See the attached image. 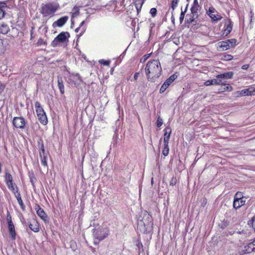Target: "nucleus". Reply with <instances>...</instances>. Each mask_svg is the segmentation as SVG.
Segmentation results:
<instances>
[{
	"mask_svg": "<svg viewBox=\"0 0 255 255\" xmlns=\"http://www.w3.org/2000/svg\"><path fill=\"white\" fill-rule=\"evenodd\" d=\"M145 72L147 80L152 82H155L161 74L160 62L157 60L148 61L145 67Z\"/></svg>",
	"mask_w": 255,
	"mask_h": 255,
	"instance_id": "nucleus-1",
	"label": "nucleus"
},
{
	"mask_svg": "<svg viewBox=\"0 0 255 255\" xmlns=\"http://www.w3.org/2000/svg\"><path fill=\"white\" fill-rule=\"evenodd\" d=\"M153 225L152 216L145 211L142 212L137 221V230L141 233L147 234L152 231Z\"/></svg>",
	"mask_w": 255,
	"mask_h": 255,
	"instance_id": "nucleus-2",
	"label": "nucleus"
},
{
	"mask_svg": "<svg viewBox=\"0 0 255 255\" xmlns=\"http://www.w3.org/2000/svg\"><path fill=\"white\" fill-rule=\"evenodd\" d=\"M93 234L94 238V243L95 245H98L101 241L108 237L110 230L106 225L103 224L97 229H93Z\"/></svg>",
	"mask_w": 255,
	"mask_h": 255,
	"instance_id": "nucleus-3",
	"label": "nucleus"
},
{
	"mask_svg": "<svg viewBox=\"0 0 255 255\" xmlns=\"http://www.w3.org/2000/svg\"><path fill=\"white\" fill-rule=\"evenodd\" d=\"M69 37V32L63 31L54 39L51 42V45L53 47L60 46L63 43H67Z\"/></svg>",
	"mask_w": 255,
	"mask_h": 255,
	"instance_id": "nucleus-4",
	"label": "nucleus"
},
{
	"mask_svg": "<svg viewBox=\"0 0 255 255\" xmlns=\"http://www.w3.org/2000/svg\"><path fill=\"white\" fill-rule=\"evenodd\" d=\"M36 113L39 122L43 125H46L48 123L47 118L45 112L40 104L38 102L35 103Z\"/></svg>",
	"mask_w": 255,
	"mask_h": 255,
	"instance_id": "nucleus-5",
	"label": "nucleus"
},
{
	"mask_svg": "<svg viewBox=\"0 0 255 255\" xmlns=\"http://www.w3.org/2000/svg\"><path fill=\"white\" fill-rule=\"evenodd\" d=\"M25 23L23 21L18 20L11 26V35L13 37H16L19 33L22 34L24 30Z\"/></svg>",
	"mask_w": 255,
	"mask_h": 255,
	"instance_id": "nucleus-6",
	"label": "nucleus"
},
{
	"mask_svg": "<svg viewBox=\"0 0 255 255\" xmlns=\"http://www.w3.org/2000/svg\"><path fill=\"white\" fill-rule=\"evenodd\" d=\"M224 24V27L221 30L222 36H226L228 35L233 29V23L230 19H225L221 24Z\"/></svg>",
	"mask_w": 255,
	"mask_h": 255,
	"instance_id": "nucleus-7",
	"label": "nucleus"
},
{
	"mask_svg": "<svg viewBox=\"0 0 255 255\" xmlns=\"http://www.w3.org/2000/svg\"><path fill=\"white\" fill-rule=\"evenodd\" d=\"M57 10L56 7L51 4H46L42 7L41 13L44 16H47L54 13Z\"/></svg>",
	"mask_w": 255,
	"mask_h": 255,
	"instance_id": "nucleus-8",
	"label": "nucleus"
},
{
	"mask_svg": "<svg viewBox=\"0 0 255 255\" xmlns=\"http://www.w3.org/2000/svg\"><path fill=\"white\" fill-rule=\"evenodd\" d=\"M26 122L23 117H14L12 125L16 128L23 129L25 128Z\"/></svg>",
	"mask_w": 255,
	"mask_h": 255,
	"instance_id": "nucleus-9",
	"label": "nucleus"
},
{
	"mask_svg": "<svg viewBox=\"0 0 255 255\" xmlns=\"http://www.w3.org/2000/svg\"><path fill=\"white\" fill-rule=\"evenodd\" d=\"M177 76L175 74H173L170 76L162 85L160 89V93H163L168 88V87L171 85V84L176 79Z\"/></svg>",
	"mask_w": 255,
	"mask_h": 255,
	"instance_id": "nucleus-10",
	"label": "nucleus"
},
{
	"mask_svg": "<svg viewBox=\"0 0 255 255\" xmlns=\"http://www.w3.org/2000/svg\"><path fill=\"white\" fill-rule=\"evenodd\" d=\"M9 216V214L7 215V222H8V228L9 234L11 236V238L12 240H15L16 237V233L15 231L14 226L11 221V217L9 216L8 218V216Z\"/></svg>",
	"mask_w": 255,
	"mask_h": 255,
	"instance_id": "nucleus-11",
	"label": "nucleus"
},
{
	"mask_svg": "<svg viewBox=\"0 0 255 255\" xmlns=\"http://www.w3.org/2000/svg\"><path fill=\"white\" fill-rule=\"evenodd\" d=\"M201 8V7L199 3L198 0H194L190 8L191 14H194V16H199L198 12Z\"/></svg>",
	"mask_w": 255,
	"mask_h": 255,
	"instance_id": "nucleus-12",
	"label": "nucleus"
},
{
	"mask_svg": "<svg viewBox=\"0 0 255 255\" xmlns=\"http://www.w3.org/2000/svg\"><path fill=\"white\" fill-rule=\"evenodd\" d=\"M242 96H253L255 95V88L251 87L240 91Z\"/></svg>",
	"mask_w": 255,
	"mask_h": 255,
	"instance_id": "nucleus-13",
	"label": "nucleus"
},
{
	"mask_svg": "<svg viewBox=\"0 0 255 255\" xmlns=\"http://www.w3.org/2000/svg\"><path fill=\"white\" fill-rule=\"evenodd\" d=\"M255 250V240L244 247L243 250V254H249Z\"/></svg>",
	"mask_w": 255,
	"mask_h": 255,
	"instance_id": "nucleus-14",
	"label": "nucleus"
},
{
	"mask_svg": "<svg viewBox=\"0 0 255 255\" xmlns=\"http://www.w3.org/2000/svg\"><path fill=\"white\" fill-rule=\"evenodd\" d=\"M28 226L30 230L35 233H37L39 231V224L34 219L28 222Z\"/></svg>",
	"mask_w": 255,
	"mask_h": 255,
	"instance_id": "nucleus-15",
	"label": "nucleus"
},
{
	"mask_svg": "<svg viewBox=\"0 0 255 255\" xmlns=\"http://www.w3.org/2000/svg\"><path fill=\"white\" fill-rule=\"evenodd\" d=\"M35 209L38 216L42 220H45L47 217L43 209L38 205L35 206Z\"/></svg>",
	"mask_w": 255,
	"mask_h": 255,
	"instance_id": "nucleus-16",
	"label": "nucleus"
},
{
	"mask_svg": "<svg viewBox=\"0 0 255 255\" xmlns=\"http://www.w3.org/2000/svg\"><path fill=\"white\" fill-rule=\"evenodd\" d=\"M68 19V17L67 16H65L63 17H61L59 19H58L57 21H55L53 25V26H57L58 27H61L63 26L66 22L67 21Z\"/></svg>",
	"mask_w": 255,
	"mask_h": 255,
	"instance_id": "nucleus-17",
	"label": "nucleus"
},
{
	"mask_svg": "<svg viewBox=\"0 0 255 255\" xmlns=\"http://www.w3.org/2000/svg\"><path fill=\"white\" fill-rule=\"evenodd\" d=\"M233 72H228L217 75V78H220L222 81L223 79H230L233 78Z\"/></svg>",
	"mask_w": 255,
	"mask_h": 255,
	"instance_id": "nucleus-18",
	"label": "nucleus"
},
{
	"mask_svg": "<svg viewBox=\"0 0 255 255\" xmlns=\"http://www.w3.org/2000/svg\"><path fill=\"white\" fill-rule=\"evenodd\" d=\"M209 17L211 18V21L213 23L217 22L218 21L221 20L223 17L219 14L218 12L214 13L211 15L210 14Z\"/></svg>",
	"mask_w": 255,
	"mask_h": 255,
	"instance_id": "nucleus-19",
	"label": "nucleus"
},
{
	"mask_svg": "<svg viewBox=\"0 0 255 255\" xmlns=\"http://www.w3.org/2000/svg\"><path fill=\"white\" fill-rule=\"evenodd\" d=\"M171 133V129L170 127H166L164 129V142H169L170 135Z\"/></svg>",
	"mask_w": 255,
	"mask_h": 255,
	"instance_id": "nucleus-20",
	"label": "nucleus"
},
{
	"mask_svg": "<svg viewBox=\"0 0 255 255\" xmlns=\"http://www.w3.org/2000/svg\"><path fill=\"white\" fill-rule=\"evenodd\" d=\"M219 47L222 50L225 51L231 48L230 43L227 41H222L218 43Z\"/></svg>",
	"mask_w": 255,
	"mask_h": 255,
	"instance_id": "nucleus-21",
	"label": "nucleus"
},
{
	"mask_svg": "<svg viewBox=\"0 0 255 255\" xmlns=\"http://www.w3.org/2000/svg\"><path fill=\"white\" fill-rule=\"evenodd\" d=\"M8 188L15 195L16 193H19L18 189L17 186L15 185L13 182L11 183H9L8 184H6Z\"/></svg>",
	"mask_w": 255,
	"mask_h": 255,
	"instance_id": "nucleus-22",
	"label": "nucleus"
},
{
	"mask_svg": "<svg viewBox=\"0 0 255 255\" xmlns=\"http://www.w3.org/2000/svg\"><path fill=\"white\" fill-rule=\"evenodd\" d=\"M245 202L246 201L244 199H241L240 200L234 201L233 207L236 209H239L245 204Z\"/></svg>",
	"mask_w": 255,
	"mask_h": 255,
	"instance_id": "nucleus-23",
	"label": "nucleus"
},
{
	"mask_svg": "<svg viewBox=\"0 0 255 255\" xmlns=\"http://www.w3.org/2000/svg\"><path fill=\"white\" fill-rule=\"evenodd\" d=\"M10 29L7 24L5 23L0 24V33L2 34H7L9 31Z\"/></svg>",
	"mask_w": 255,
	"mask_h": 255,
	"instance_id": "nucleus-24",
	"label": "nucleus"
},
{
	"mask_svg": "<svg viewBox=\"0 0 255 255\" xmlns=\"http://www.w3.org/2000/svg\"><path fill=\"white\" fill-rule=\"evenodd\" d=\"M4 181L6 184L13 182L12 176L7 170L5 171Z\"/></svg>",
	"mask_w": 255,
	"mask_h": 255,
	"instance_id": "nucleus-25",
	"label": "nucleus"
},
{
	"mask_svg": "<svg viewBox=\"0 0 255 255\" xmlns=\"http://www.w3.org/2000/svg\"><path fill=\"white\" fill-rule=\"evenodd\" d=\"M40 161L41 162L42 165L44 167H47V155L46 153L45 154H39Z\"/></svg>",
	"mask_w": 255,
	"mask_h": 255,
	"instance_id": "nucleus-26",
	"label": "nucleus"
},
{
	"mask_svg": "<svg viewBox=\"0 0 255 255\" xmlns=\"http://www.w3.org/2000/svg\"><path fill=\"white\" fill-rule=\"evenodd\" d=\"M14 195L17 200V202H18L20 208H21V209L22 210H24V208H25V206L24 205V203H23L20 193L19 192L18 193H16Z\"/></svg>",
	"mask_w": 255,
	"mask_h": 255,
	"instance_id": "nucleus-27",
	"label": "nucleus"
},
{
	"mask_svg": "<svg viewBox=\"0 0 255 255\" xmlns=\"http://www.w3.org/2000/svg\"><path fill=\"white\" fill-rule=\"evenodd\" d=\"M58 86L60 92L61 94H64V86L63 84V81L61 77L58 78Z\"/></svg>",
	"mask_w": 255,
	"mask_h": 255,
	"instance_id": "nucleus-28",
	"label": "nucleus"
},
{
	"mask_svg": "<svg viewBox=\"0 0 255 255\" xmlns=\"http://www.w3.org/2000/svg\"><path fill=\"white\" fill-rule=\"evenodd\" d=\"M169 142H164V148L162 150V154L165 156H167L169 153V148L168 146Z\"/></svg>",
	"mask_w": 255,
	"mask_h": 255,
	"instance_id": "nucleus-29",
	"label": "nucleus"
},
{
	"mask_svg": "<svg viewBox=\"0 0 255 255\" xmlns=\"http://www.w3.org/2000/svg\"><path fill=\"white\" fill-rule=\"evenodd\" d=\"M218 11L216 10V9L213 6V5H211L208 10H206V14L209 16L211 15L212 14L214 13H216Z\"/></svg>",
	"mask_w": 255,
	"mask_h": 255,
	"instance_id": "nucleus-30",
	"label": "nucleus"
},
{
	"mask_svg": "<svg viewBox=\"0 0 255 255\" xmlns=\"http://www.w3.org/2000/svg\"><path fill=\"white\" fill-rule=\"evenodd\" d=\"M79 13V8L77 6H75L72 11V17L74 18L76 17Z\"/></svg>",
	"mask_w": 255,
	"mask_h": 255,
	"instance_id": "nucleus-31",
	"label": "nucleus"
},
{
	"mask_svg": "<svg viewBox=\"0 0 255 255\" xmlns=\"http://www.w3.org/2000/svg\"><path fill=\"white\" fill-rule=\"evenodd\" d=\"M29 176L30 182L32 183V185H33V186H34V183L36 180V178L35 177V176L33 172L29 173Z\"/></svg>",
	"mask_w": 255,
	"mask_h": 255,
	"instance_id": "nucleus-32",
	"label": "nucleus"
},
{
	"mask_svg": "<svg viewBox=\"0 0 255 255\" xmlns=\"http://www.w3.org/2000/svg\"><path fill=\"white\" fill-rule=\"evenodd\" d=\"M187 7H188V4L187 5V6L185 8V10L184 11L182 10L181 11V12L180 13V15L179 17V20H180V23H182L184 20L185 14L187 11Z\"/></svg>",
	"mask_w": 255,
	"mask_h": 255,
	"instance_id": "nucleus-33",
	"label": "nucleus"
},
{
	"mask_svg": "<svg viewBox=\"0 0 255 255\" xmlns=\"http://www.w3.org/2000/svg\"><path fill=\"white\" fill-rule=\"evenodd\" d=\"M229 225V222L227 220H223L221 223L219 225L221 228L224 229L227 228Z\"/></svg>",
	"mask_w": 255,
	"mask_h": 255,
	"instance_id": "nucleus-34",
	"label": "nucleus"
},
{
	"mask_svg": "<svg viewBox=\"0 0 255 255\" xmlns=\"http://www.w3.org/2000/svg\"><path fill=\"white\" fill-rule=\"evenodd\" d=\"M38 146H39V148L40 149L39 154H40V153L45 154L46 153H45V149H44V144L42 143V142H41V143H40V142H38Z\"/></svg>",
	"mask_w": 255,
	"mask_h": 255,
	"instance_id": "nucleus-35",
	"label": "nucleus"
},
{
	"mask_svg": "<svg viewBox=\"0 0 255 255\" xmlns=\"http://www.w3.org/2000/svg\"><path fill=\"white\" fill-rule=\"evenodd\" d=\"M212 82L213 83V85H223V81L220 80V78H216L215 79L212 80Z\"/></svg>",
	"mask_w": 255,
	"mask_h": 255,
	"instance_id": "nucleus-36",
	"label": "nucleus"
},
{
	"mask_svg": "<svg viewBox=\"0 0 255 255\" xmlns=\"http://www.w3.org/2000/svg\"><path fill=\"white\" fill-rule=\"evenodd\" d=\"M228 43H230V45L231 46V48L232 47H234L236 45L237 43V40L236 39H229L227 40Z\"/></svg>",
	"mask_w": 255,
	"mask_h": 255,
	"instance_id": "nucleus-37",
	"label": "nucleus"
},
{
	"mask_svg": "<svg viewBox=\"0 0 255 255\" xmlns=\"http://www.w3.org/2000/svg\"><path fill=\"white\" fill-rule=\"evenodd\" d=\"M99 63L101 64L105 65V66H109L110 63V60H105L104 59H100L99 61Z\"/></svg>",
	"mask_w": 255,
	"mask_h": 255,
	"instance_id": "nucleus-38",
	"label": "nucleus"
},
{
	"mask_svg": "<svg viewBox=\"0 0 255 255\" xmlns=\"http://www.w3.org/2000/svg\"><path fill=\"white\" fill-rule=\"evenodd\" d=\"M241 199H244L243 197L242 193L241 192H237L234 197V201L236 200H240Z\"/></svg>",
	"mask_w": 255,
	"mask_h": 255,
	"instance_id": "nucleus-39",
	"label": "nucleus"
},
{
	"mask_svg": "<svg viewBox=\"0 0 255 255\" xmlns=\"http://www.w3.org/2000/svg\"><path fill=\"white\" fill-rule=\"evenodd\" d=\"M179 0H173L171 3V7L173 9V10H174V9L177 7L178 5Z\"/></svg>",
	"mask_w": 255,
	"mask_h": 255,
	"instance_id": "nucleus-40",
	"label": "nucleus"
},
{
	"mask_svg": "<svg viewBox=\"0 0 255 255\" xmlns=\"http://www.w3.org/2000/svg\"><path fill=\"white\" fill-rule=\"evenodd\" d=\"M157 13V10L155 8H151L150 10V13L152 17H154L156 16Z\"/></svg>",
	"mask_w": 255,
	"mask_h": 255,
	"instance_id": "nucleus-41",
	"label": "nucleus"
},
{
	"mask_svg": "<svg viewBox=\"0 0 255 255\" xmlns=\"http://www.w3.org/2000/svg\"><path fill=\"white\" fill-rule=\"evenodd\" d=\"M106 6H107V9L109 11H114L116 9V5L114 3H112L110 6L108 4Z\"/></svg>",
	"mask_w": 255,
	"mask_h": 255,
	"instance_id": "nucleus-42",
	"label": "nucleus"
},
{
	"mask_svg": "<svg viewBox=\"0 0 255 255\" xmlns=\"http://www.w3.org/2000/svg\"><path fill=\"white\" fill-rule=\"evenodd\" d=\"M225 86L224 90L227 91H231L232 90L233 88L228 84H224L222 85Z\"/></svg>",
	"mask_w": 255,
	"mask_h": 255,
	"instance_id": "nucleus-43",
	"label": "nucleus"
},
{
	"mask_svg": "<svg viewBox=\"0 0 255 255\" xmlns=\"http://www.w3.org/2000/svg\"><path fill=\"white\" fill-rule=\"evenodd\" d=\"M163 124L162 119L160 117H158L157 119V127H160Z\"/></svg>",
	"mask_w": 255,
	"mask_h": 255,
	"instance_id": "nucleus-44",
	"label": "nucleus"
},
{
	"mask_svg": "<svg viewBox=\"0 0 255 255\" xmlns=\"http://www.w3.org/2000/svg\"><path fill=\"white\" fill-rule=\"evenodd\" d=\"M248 224H252L254 230L255 231V217H253L252 220L249 222Z\"/></svg>",
	"mask_w": 255,
	"mask_h": 255,
	"instance_id": "nucleus-45",
	"label": "nucleus"
},
{
	"mask_svg": "<svg viewBox=\"0 0 255 255\" xmlns=\"http://www.w3.org/2000/svg\"><path fill=\"white\" fill-rule=\"evenodd\" d=\"M198 17V16H194V14H192V16L189 19V21L190 23H194V22H195V19L197 18Z\"/></svg>",
	"mask_w": 255,
	"mask_h": 255,
	"instance_id": "nucleus-46",
	"label": "nucleus"
},
{
	"mask_svg": "<svg viewBox=\"0 0 255 255\" xmlns=\"http://www.w3.org/2000/svg\"><path fill=\"white\" fill-rule=\"evenodd\" d=\"M37 44L38 45H46V42L43 39L40 38L37 41Z\"/></svg>",
	"mask_w": 255,
	"mask_h": 255,
	"instance_id": "nucleus-47",
	"label": "nucleus"
},
{
	"mask_svg": "<svg viewBox=\"0 0 255 255\" xmlns=\"http://www.w3.org/2000/svg\"><path fill=\"white\" fill-rule=\"evenodd\" d=\"M233 58V56L230 54H227L224 56V59L226 60H231Z\"/></svg>",
	"mask_w": 255,
	"mask_h": 255,
	"instance_id": "nucleus-48",
	"label": "nucleus"
},
{
	"mask_svg": "<svg viewBox=\"0 0 255 255\" xmlns=\"http://www.w3.org/2000/svg\"><path fill=\"white\" fill-rule=\"evenodd\" d=\"M254 16V13L252 10H251L250 13H249V17L251 19L250 22H251L252 21L253 18Z\"/></svg>",
	"mask_w": 255,
	"mask_h": 255,
	"instance_id": "nucleus-49",
	"label": "nucleus"
},
{
	"mask_svg": "<svg viewBox=\"0 0 255 255\" xmlns=\"http://www.w3.org/2000/svg\"><path fill=\"white\" fill-rule=\"evenodd\" d=\"M234 96L236 97H241L242 96H241L240 91H238L234 92Z\"/></svg>",
	"mask_w": 255,
	"mask_h": 255,
	"instance_id": "nucleus-50",
	"label": "nucleus"
},
{
	"mask_svg": "<svg viewBox=\"0 0 255 255\" xmlns=\"http://www.w3.org/2000/svg\"><path fill=\"white\" fill-rule=\"evenodd\" d=\"M102 8H103L102 5H98L96 6L95 8H94V9L95 10L100 11V10H102Z\"/></svg>",
	"mask_w": 255,
	"mask_h": 255,
	"instance_id": "nucleus-51",
	"label": "nucleus"
},
{
	"mask_svg": "<svg viewBox=\"0 0 255 255\" xmlns=\"http://www.w3.org/2000/svg\"><path fill=\"white\" fill-rule=\"evenodd\" d=\"M204 84L206 85V86H210V85H213V83L212 82V80H207L206 81Z\"/></svg>",
	"mask_w": 255,
	"mask_h": 255,
	"instance_id": "nucleus-52",
	"label": "nucleus"
},
{
	"mask_svg": "<svg viewBox=\"0 0 255 255\" xmlns=\"http://www.w3.org/2000/svg\"><path fill=\"white\" fill-rule=\"evenodd\" d=\"M249 64H245L242 66V69L243 70H247L249 68Z\"/></svg>",
	"mask_w": 255,
	"mask_h": 255,
	"instance_id": "nucleus-53",
	"label": "nucleus"
},
{
	"mask_svg": "<svg viewBox=\"0 0 255 255\" xmlns=\"http://www.w3.org/2000/svg\"><path fill=\"white\" fill-rule=\"evenodd\" d=\"M4 89V85L3 84H0V94L3 91Z\"/></svg>",
	"mask_w": 255,
	"mask_h": 255,
	"instance_id": "nucleus-54",
	"label": "nucleus"
},
{
	"mask_svg": "<svg viewBox=\"0 0 255 255\" xmlns=\"http://www.w3.org/2000/svg\"><path fill=\"white\" fill-rule=\"evenodd\" d=\"M138 76H139V73L138 72H136L134 75V80H137L138 77Z\"/></svg>",
	"mask_w": 255,
	"mask_h": 255,
	"instance_id": "nucleus-55",
	"label": "nucleus"
},
{
	"mask_svg": "<svg viewBox=\"0 0 255 255\" xmlns=\"http://www.w3.org/2000/svg\"><path fill=\"white\" fill-rule=\"evenodd\" d=\"M4 15V13L2 10H0V19L3 18Z\"/></svg>",
	"mask_w": 255,
	"mask_h": 255,
	"instance_id": "nucleus-56",
	"label": "nucleus"
},
{
	"mask_svg": "<svg viewBox=\"0 0 255 255\" xmlns=\"http://www.w3.org/2000/svg\"><path fill=\"white\" fill-rule=\"evenodd\" d=\"M86 28L85 26L82 27V31L80 33V35H82L83 34V33L85 31Z\"/></svg>",
	"mask_w": 255,
	"mask_h": 255,
	"instance_id": "nucleus-57",
	"label": "nucleus"
},
{
	"mask_svg": "<svg viewBox=\"0 0 255 255\" xmlns=\"http://www.w3.org/2000/svg\"><path fill=\"white\" fill-rule=\"evenodd\" d=\"M85 23V21L83 20V21H82L79 25V26H80V28L83 26V25H84Z\"/></svg>",
	"mask_w": 255,
	"mask_h": 255,
	"instance_id": "nucleus-58",
	"label": "nucleus"
},
{
	"mask_svg": "<svg viewBox=\"0 0 255 255\" xmlns=\"http://www.w3.org/2000/svg\"><path fill=\"white\" fill-rule=\"evenodd\" d=\"M144 57H145V58L143 60V62H144L147 59V58H148L149 56L148 55H144Z\"/></svg>",
	"mask_w": 255,
	"mask_h": 255,
	"instance_id": "nucleus-59",
	"label": "nucleus"
},
{
	"mask_svg": "<svg viewBox=\"0 0 255 255\" xmlns=\"http://www.w3.org/2000/svg\"><path fill=\"white\" fill-rule=\"evenodd\" d=\"M80 29V26H79L75 29V32H78L79 30Z\"/></svg>",
	"mask_w": 255,
	"mask_h": 255,
	"instance_id": "nucleus-60",
	"label": "nucleus"
},
{
	"mask_svg": "<svg viewBox=\"0 0 255 255\" xmlns=\"http://www.w3.org/2000/svg\"><path fill=\"white\" fill-rule=\"evenodd\" d=\"M33 29H34V27H31V31H30V34L31 35H32V34H33Z\"/></svg>",
	"mask_w": 255,
	"mask_h": 255,
	"instance_id": "nucleus-61",
	"label": "nucleus"
},
{
	"mask_svg": "<svg viewBox=\"0 0 255 255\" xmlns=\"http://www.w3.org/2000/svg\"><path fill=\"white\" fill-rule=\"evenodd\" d=\"M1 172H2L1 165V163H0V173H1Z\"/></svg>",
	"mask_w": 255,
	"mask_h": 255,
	"instance_id": "nucleus-62",
	"label": "nucleus"
},
{
	"mask_svg": "<svg viewBox=\"0 0 255 255\" xmlns=\"http://www.w3.org/2000/svg\"><path fill=\"white\" fill-rule=\"evenodd\" d=\"M171 19H172V22H174V18L173 17V16H171Z\"/></svg>",
	"mask_w": 255,
	"mask_h": 255,
	"instance_id": "nucleus-63",
	"label": "nucleus"
},
{
	"mask_svg": "<svg viewBox=\"0 0 255 255\" xmlns=\"http://www.w3.org/2000/svg\"><path fill=\"white\" fill-rule=\"evenodd\" d=\"M137 12L138 13L139 11V9L137 8Z\"/></svg>",
	"mask_w": 255,
	"mask_h": 255,
	"instance_id": "nucleus-64",
	"label": "nucleus"
}]
</instances>
